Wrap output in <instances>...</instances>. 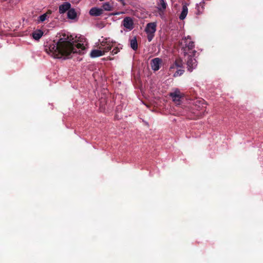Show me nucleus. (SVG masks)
<instances>
[{"label": "nucleus", "mask_w": 263, "mask_h": 263, "mask_svg": "<svg viewBox=\"0 0 263 263\" xmlns=\"http://www.w3.org/2000/svg\"><path fill=\"white\" fill-rule=\"evenodd\" d=\"M121 48L122 46L120 45H119V46L116 47L111 51L112 54L114 55L118 53Z\"/></svg>", "instance_id": "412c9836"}, {"label": "nucleus", "mask_w": 263, "mask_h": 263, "mask_svg": "<svg viewBox=\"0 0 263 263\" xmlns=\"http://www.w3.org/2000/svg\"><path fill=\"white\" fill-rule=\"evenodd\" d=\"M121 13H123V12H117V13H114V15H119Z\"/></svg>", "instance_id": "393cba45"}, {"label": "nucleus", "mask_w": 263, "mask_h": 263, "mask_svg": "<svg viewBox=\"0 0 263 263\" xmlns=\"http://www.w3.org/2000/svg\"><path fill=\"white\" fill-rule=\"evenodd\" d=\"M170 96L172 98L173 102L177 105H179L181 103V99L182 97V95L180 90L176 88L174 91L170 93Z\"/></svg>", "instance_id": "20e7f679"}, {"label": "nucleus", "mask_w": 263, "mask_h": 263, "mask_svg": "<svg viewBox=\"0 0 263 263\" xmlns=\"http://www.w3.org/2000/svg\"><path fill=\"white\" fill-rule=\"evenodd\" d=\"M43 35V32L40 29L36 30L32 33V37L35 40H39Z\"/></svg>", "instance_id": "ddd939ff"}, {"label": "nucleus", "mask_w": 263, "mask_h": 263, "mask_svg": "<svg viewBox=\"0 0 263 263\" xmlns=\"http://www.w3.org/2000/svg\"><path fill=\"white\" fill-rule=\"evenodd\" d=\"M184 71V70L182 69L181 67L178 68V69H177L176 71L173 74V77H177L178 76H180L183 73Z\"/></svg>", "instance_id": "aec40b11"}, {"label": "nucleus", "mask_w": 263, "mask_h": 263, "mask_svg": "<svg viewBox=\"0 0 263 263\" xmlns=\"http://www.w3.org/2000/svg\"><path fill=\"white\" fill-rule=\"evenodd\" d=\"M77 17V13L73 8H70L67 12V17L69 19L74 20Z\"/></svg>", "instance_id": "4468645a"}, {"label": "nucleus", "mask_w": 263, "mask_h": 263, "mask_svg": "<svg viewBox=\"0 0 263 263\" xmlns=\"http://www.w3.org/2000/svg\"><path fill=\"white\" fill-rule=\"evenodd\" d=\"M181 44L184 55L188 54L189 52L192 54L196 52V51L193 50L195 47L194 43L189 35L182 39Z\"/></svg>", "instance_id": "f03ea898"}, {"label": "nucleus", "mask_w": 263, "mask_h": 263, "mask_svg": "<svg viewBox=\"0 0 263 263\" xmlns=\"http://www.w3.org/2000/svg\"><path fill=\"white\" fill-rule=\"evenodd\" d=\"M162 61L159 58H156L152 60L151 62V66L152 69L154 71H157L160 69Z\"/></svg>", "instance_id": "423d86ee"}, {"label": "nucleus", "mask_w": 263, "mask_h": 263, "mask_svg": "<svg viewBox=\"0 0 263 263\" xmlns=\"http://www.w3.org/2000/svg\"><path fill=\"white\" fill-rule=\"evenodd\" d=\"M138 48V44L136 37L133 39V50H136Z\"/></svg>", "instance_id": "4be33fe9"}, {"label": "nucleus", "mask_w": 263, "mask_h": 263, "mask_svg": "<svg viewBox=\"0 0 263 263\" xmlns=\"http://www.w3.org/2000/svg\"><path fill=\"white\" fill-rule=\"evenodd\" d=\"M105 54V53L101 49H93L92 50L90 55L91 58H95L101 57Z\"/></svg>", "instance_id": "f8f14e48"}, {"label": "nucleus", "mask_w": 263, "mask_h": 263, "mask_svg": "<svg viewBox=\"0 0 263 263\" xmlns=\"http://www.w3.org/2000/svg\"><path fill=\"white\" fill-rule=\"evenodd\" d=\"M122 26L124 27V31L125 32L129 31L132 30V18L126 17L122 23Z\"/></svg>", "instance_id": "0eeeda50"}, {"label": "nucleus", "mask_w": 263, "mask_h": 263, "mask_svg": "<svg viewBox=\"0 0 263 263\" xmlns=\"http://www.w3.org/2000/svg\"><path fill=\"white\" fill-rule=\"evenodd\" d=\"M71 7V4L68 2H65L59 6V12L63 14L67 11H68Z\"/></svg>", "instance_id": "1a4fd4ad"}, {"label": "nucleus", "mask_w": 263, "mask_h": 263, "mask_svg": "<svg viewBox=\"0 0 263 263\" xmlns=\"http://www.w3.org/2000/svg\"><path fill=\"white\" fill-rule=\"evenodd\" d=\"M181 67H182V64L178 61H175V62L170 66L169 71L172 72L174 69H177Z\"/></svg>", "instance_id": "dca6fc26"}, {"label": "nucleus", "mask_w": 263, "mask_h": 263, "mask_svg": "<svg viewBox=\"0 0 263 263\" xmlns=\"http://www.w3.org/2000/svg\"><path fill=\"white\" fill-rule=\"evenodd\" d=\"M188 13V8H187V4L186 3H184L183 5L181 12L179 16V18L180 20H183L186 17Z\"/></svg>", "instance_id": "9b49d317"}, {"label": "nucleus", "mask_w": 263, "mask_h": 263, "mask_svg": "<svg viewBox=\"0 0 263 263\" xmlns=\"http://www.w3.org/2000/svg\"><path fill=\"white\" fill-rule=\"evenodd\" d=\"M147 39L149 42L151 41L154 36V33H147Z\"/></svg>", "instance_id": "5701e85b"}, {"label": "nucleus", "mask_w": 263, "mask_h": 263, "mask_svg": "<svg viewBox=\"0 0 263 263\" xmlns=\"http://www.w3.org/2000/svg\"><path fill=\"white\" fill-rule=\"evenodd\" d=\"M205 0H202L199 4L196 5V9L198 14L201 13L203 10V4L204 3Z\"/></svg>", "instance_id": "a211bd4d"}, {"label": "nucleus", "mask_w": 263, "mask_h": 263, "mask_svg": "<svg viewBox=\"0 0 263 263\" xmlns=\"http://www.w3.org/2000/svg\"><path fill=\"white\" fill-rule=\"evenodd\" d=\"M186 64L187 70L190 72L192 71L193 69H195L197 65L196 59L191 56H188Z\"/></svg>", "instance_id": "39448f33"}, {"label": "nucleus", "mask_w": 263, "mask_h": 263, "mask_svg": "<svg viewBox=\"0 0 263 263\" xmlns=\"http://www.w3.org/2000/svg\"><path fill=\"white\" fill-rule=\"evenodd\" d=\"M47 18H48L47 14L46 13H44V14L40 15L38 17L37 23H42V22H44L45 21H46Z\"/></svg>", "instance_id": "6ab92c4d"}, {"label": "nucleus", "mask_w": 263, "mask_h": 263, "mask_svg": "<svg viewBox=\"0 0 263 263\" xmlns=\"http://www.w3.org/2000/svg\"><path fill=\"white\" fill-rule=\"evenodd\" d=\"M157 8L160 11H164L167 6V4L165 3L164 0H159L158 3H157Z\"/></svg>", "instance_id": "2eb2a0df"}, {"label": "nucleus", "mask_w": 263, "mask_h": 263, "mask_svg": "<svg viewBox=\"0 0 263 263\" xmlns=\"http://www.w3.org/2000/svg\"><path fill=\"white\" fill-rule=\"evenodd\" d=\"M105 11H111L112 9V6L109 2H105L102 5V9Z\"/></svg>", "instance_id": "f3484780"}, {"label": "nucleus", "mask_w": 263, "mask_h": 263, "mask_svg": "<svg viewBox=\"0 0 263 263\" xmlns=\"http://www.w3.org/2000/svg\"><path fill=\"white\" fill-rule=\"evenodd\" d=\"M76 37L74 40L71 35L63 34L57 42L49 45L47 52L54 58L63 59L75 53L84 54L88 47L86 39L83 36Z\"/></svg>", "instance_id": "f257e3e1"}, {"label": "nucleus", "mask_w": 263, "mask_h": 263, "mask_svg": "<svg viewBox=\"0 0 263 263\" xmlns=\"http://www.w3.org/2000/svg\"><path fill=\"white\" fill-rule=\"evenodd\" d=\"M103 13V10L97 7H93L89 10V14L91 16H99Z\"/></svg>", "instance_id": "9d476101"}, {"label": "nucleus", "mask_w": 263, "mask_h": 263, "mask_svg": "<svg viewBox=\"0 0 263 263\" xmlns=\"http://www.w3.org/2000/svg\"><path fill=\"white\" fill-rule=\"evenodd\" d=\"M156 30V24L155 23H150L147 24L145 28L146 33H154Z\"/></svg>", "instance_id": "6e6552de"}, {"label": "nucleus", "mask_w": 263, "mask_h": 263, "mask_svg": "<svg viewBox=\"0 0 263 263\" xmlns=\"http://www.w3.org/2000/svg\"><path fill=\"white\" fill-rule=\"evenodd\" d=\"M129 45H130V47H132V39H129Z\"/></svg>", "instance_id": "b1692460"}, {"label": "nucleus", "mask_w": 263, "mask_h": 263, "mask_svg": "<svg viewBox=\"0 0 263 263\" xmlns=\"http://www.w3.org/2000/svg\"><path fill=\"white\" fill-rule=\"evenodd\" d=\"M99 42L98 48L103 51L105 53L111 49L115 43V42L110 38H103L102 40H99Z\"/></svg>", "instance_id": "7ed1b4c3"}]
</instances>
